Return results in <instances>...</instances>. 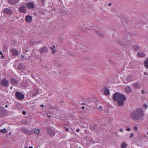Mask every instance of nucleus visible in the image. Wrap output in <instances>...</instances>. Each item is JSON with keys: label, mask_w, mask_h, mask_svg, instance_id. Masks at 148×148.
<instances>
[{"label": "nucleus", "mask_w": 148, "mask_h": 148, "mask_svg": "<svg viewBox=\"0 0 148 148\" xmlns=\"http://www.w3.org/2000/svg\"><path fill=\"white\" fill-rule=\"evenodd\" d=\"M113 97V99L117 101L118 105L120 106L123 105L124 101L126 99V97L124 94L117 92L114 94Z\"/></svg>", "instance_id": "1"}, {"label": "nucleus", "mask_w": 148, "mask_h": 148, "mask_svg": "<svg viewBox=\"0 0 148 148\" xmlns=\"http://www.w3.org/2000/svg\"><path fill=\"white\" fill-rule=\"evenodd\" d=\"M131 116L135 121L141 119L143 116L142 110L140 108L136 109L131 113Z\"/></svg>", "instance_id": "2"}, {"label": "nucleus", "mask_w": 148, "mask_h": 148, "mask_svg": "<svg viewBox=\"0 0 148 148\" xmlns=\"http://www.w3.org/2000/svg\"><path fill=\"white\" fill-rule=\"evenodd\" d=\"M7 113V111L4 108L0 106V117L4 116Z\"/></svg>", "instance_id": "3"}, {"label": "nucleus", "mask_w": 148, "mask_h": 148, "mask_svg": "<svg viewBox=\"0 0 148 148\" xmlns=\"http://www.w3.org/2000/svg\"><path fill=\"white\" fill-rule=\"evenodd\" d=\"M15 96L19 100H22L24 98V95L19 92H16L15 93Z\"/></svg>", "instance_id": "4"}, {"label": "nucleus", "mask_w": 148, "mask_h": 148, "mask_svg": "<svg viewBox=\"0 0 148 148\" xmlns=\"http://www.w3.org/2000/svg\"><path fill=\"white\" fill-rule=\"evenodd\" d=\"M46 129L47 133L50 136H53L55 135V132L50 127H47Z\"/></svg>", "instance_id": "5"}, {"label": "nucleus", "mask_w": 148, "mask_h": 148, "mask_svg": "<svg viewBox=\"0 0 148 148\" xmlns=\"http://www.w3.org/2000/svg\"><path fill=\"white\" fill-rule=\"evenodd\" d=\"M1 84L4 87L8 86L9 84L8 81L5 79H3L1 80Z\"/></svg>", "instance_id": "6"}, {"label": "nucleus", "mask_w": 148, "mask_h": 148, "mask_svg": "<svg viewBox=\"0 0 148 148\" xmlns=\"http://www.w3.org/2000/svg\"><path fill=\"white\" fill-rule=\"evenodd\" d=\"M95 32L97 36L100 38H103L106 36V34L103 32H102L100 31H97V30H96Z\"/></svg>", "instance_id": "7"}, {"label": "nucleus", "mask_w": 148, "mask_h": 148, "mask_svg": "<svg viewBox=\"0 0 148 148\" xmlns=\"http://www.w3.org/2000/svg\"><path fill=\"white\" fill-rule=\"evenodd\" d=\"M19 10L21 12L24 13H26L27 11L26 7L24 5L21 6L19 8Z\"/></svg>", "instance_id": "8"}, {"label": "nucleus", "mask_w": 148, "mask_h": 148, "mask_svg": "<svg viewBox=\"0 0 148 148\" xmlns=\"http://www.w3.org/2000/svg\"><path fill=\"white\" fill-rule=\"evenodd\" d=\"M39 52L40 53H42L44 52H48V48L46 47H43L40 49Z\"/></svg>", "instance_id": "9"}, {"label": "nucleus", "mask_w": 148, "mask_h": 148, "mask_svg": "<svg viewBox=\"0 0 148 148\" xmlns=\"http://www.w3.org/2000/svg\"><path fill=\"white\" fill-rule=\"evenodd\" d=\"M19 0H8V3L11 4H15L19 2Z\"/></svg>", "instance_id": "10"}, {"label": "nucleus", "mask_w": 148, "mask_h": 148, "mask_svg": "<svg viewBox=\"0 0 148 148\" xmlns=\"http://www.w3.org/2000/svg\"><path fill=\"white\" fill-rule=\"evenodd\" d=\"M3 13L8 14H11L12 13V11L8 8H5L3 10Z\"/></svg>", "instance_id": "11"}, {"label": "nucleus", "mask_w": 148, "mask_h": 148, "mask_svg": "<svg viewBox=\"0 0 148 148\" xmlns=\"http://www.w3.org/2000/svg\"><path fill=\"white\" fill-rule=\"evenodd\" d=\"M40 132V130L36 129H34L31 130L32 133L35 134L37 135L39 134Z\"/></svg>", "instance_id": "12"}, {"label": "nucleus", "mask_w": 148, "mask_h": 148, "mask_svg": "<svg viewBox=\"0 0 148 148\" xmlns=\"http://www.w3.org/2000/svg\"><path fill=\"white\" fill-rule=\"evenodd\" d=\"M26 6L29 9L33 8L34 7V4L32 3H29L26 4Z\"/></svg>", "instance_id": "13"}, {"label": "nucleus", "mask_w": 148, "mask_h": 148, "mask_svg": "<svg viewBox=\"0 0 148 148\" xmlns=\"http://www.w3.org/2000/svg\"><path fill=\"white\" fill-rule=\"evenodd\" d=\"M18 70H22L25 69V66L22 63H20L18 66Z\"/></svg>", "instance_id": "14"}, {"label": "nucleus", "mask_w": 148, "mask_h": 148, "mask_svg": "<svg viewBox=\"0 0 148 148\" xmlns=\"http://www.w3.org/2000/svg\"><path fill=\"white\" fill-rule=\"evenodd\" d=\"M11 51L12 54L15 56H16L18 54V52L16 49L12 48L11 49Z\"/></svg>", "instance_id": "15"}, {"label": "nucleus", "mask_w": 148, "mask_h": 148, "mask_svg": "<svg viewBox=\"0 0 148 148\" xmlns=\"http://www.w3.org/2000/svg\"><path fill=\"white\" fill-rule=\"evenodd\" d=\"M32 19V17L29 15H28L26 16L25 18L26 21L28 23L31 22Z\"/></svg>", "instance_id": "16"}, {"label": "nucleus", "mask_w": 148, "mask_h": 148, "mask_svg": "<svg viewBox=\"0 0 148 148\" xmlns=\"http://www.w3.org/2000/svg\"><path fill=\"white\" fill-rule=\"evenodd\" d=\"M10 81L11 83L13 85H16L18 84L17 81L16 79L13 78H11Z\"/></svg>", "instance_id": "17"}, {"label": "nucleus", "mask_w": 148, "mask_h": 148, "mask_svg": "<svg viewBox=\"0 0 148 148\" xmlns=\"http://www.w3.org/2000/svg\"><path fill=\"white\" fill-rule=\"evenodd\" d=\"M103 93L106 95H108L110 94L109 90L107 88H105L103 90Z\"/></svg>", "instance_id": "18"}, {"label": "nucleus", "mask_w": 148, "mask_h": 148, "mask_svg": "<svg viewBox=\"0 0 148 148\" xmlns=\"http://www.w3.org/2000/svg\"><path fill=\"white\" fill-rule=\"evenodd\" d=\"M134 87L135 89H137L139 88L140 87V85L139 83L136 82L134 84Z\"/></svg>", "instance_id": "19"}, {"label": "nucleus", "mask_w": 148, "mask_h": 148, "mask_svg": "<svg viewBox=\"0 0 148 148\" xmlns=\"http://www.w3.org/2000/svg\"><path fill=\"white\" fill-rule=\"evenodd\" d=\"M125 92L127 93H129L132 91L131 89L129 86H127L125 88Z\"/></svg>", "instance_id": "20"}, {"label": "nucleus", "mask_w": 148, "mask_h": 148, "mask_svg": "<svg viewBox=\"0 0 148 148\" xmlns=\"http://www.w3.org/2000/svg\"><path fill=\"white\" fill-rule=\"evenodd\" d=\"M137 55L140 57H143L145 56L144 53L142 52H138Z\"/></svg>", "instance_id": "21"}, {"label": "nucleus", "mask_w": 148, "mask_h": 148, "mask_svg": "<svg viewBox=\"0 0 148 148\" xmlns=\"http://www.w3.org/2000/svg\"><path fill=\"white\" fill-rule=\"evenodd\" d=\"M34 90L35 92H37L38 93H41L42 92L41 90H39V88L37 87L36 86H34Z\"/></svg>", "instance_id": "22"}, {"label": "nucleus", "mask_w": 148, "mask_h": 148, "mask_svg": "<svg viewBox=\"0 0 148 148\" xmlns=\"http://www.w3.org/2000/svg\"><path fill=\"white\" fill-rule=\"evenodd\" d=\"M144 64L146 67L148 68V58L145 61Z\"/></svg>", "instance_id": "23"}, {"label": "nucleus", "mask_w": 148, "mask_h": 148, "mask_svg": "<svg viewBox=\"0 0 148 148\" xmlns=\"http://www.w3.org/2000/svg\"><path fill=\"white\" fill-rule=\"evenodd\" d=\"M127 146V145L125 143L123 142L121 145V147L122 148H126Z\"/></svg>", "instance_id": "24"}, {"label": "nucleus", "mask_w": 148, "mask_h": 148, "mask_svg": "<svg viewBox=\"0 0 148 148\" xmlns=\"http://www.w3.org/2000/svg\"><path fill=\"white\" fill-rule=\"evenodd\" d=\"M7 132L6 131V130L5 128H4L3 129L1 130H0V133H5Z\"/></svg>", "instance_id": "25"}, {"label": "nucleus", "mask_w": 148, "mask_h": 148, "mask_svg": "<svg viewBox=\"0 0 148 148\" xmlns=\"http://www.w3.org/2000/svg\"><path fill=\"white\" fill-rule=\"evenodd\" d=\"M139 48H140L138 46H136L134 47V50L136 51H137L139 50Z\"/></svg>", "instance_id": "26"}, {"label": "nucleus", "mask_w": 148, "mask_h": 148, "mask_svg": "<svg viewBox=\"0 0 148 148\" xmlns=\"http://www.w3.org/2000/svg\"><path fill=\"white\" fill-rule=\"evenodd\" d=\"M97 125V124L91 127H90V129L92 130H95V127Z\"/></svg>", "instance_id": "27"}, {"label": "nucleus", "mask_w": 148, "mask_h": 148, "mask_svg": "<svg viewBox=\"0 0 148 148\" xmlns=\"http://www.w3.org/2000/svg\"><path fill=\"white\" fill-rule=\"evenodd\" d=\"M21 130L22 131L24 132H27V130L24 128H21Z\"/></svg>", "instance_id": "28"}, {"label": "nucleus", "mask_w": 148, "mask_h": 148, "mask_svg": "<svg viewBox=\"0 0 148 148\" xmlns=\"http://www.w3.org/2000/svg\"><path fill=\"white\" fill-rule=\"evenodd\" d=\"M44 68L46 70H49V67L47 65H46L44 66Z\"/></svg>", "instance_id": "29"}, {"label": "nucleus", "mask_w": 148, "mask_h": 148, "mask_svg": "<svg viewBox=\"0 0 148 148\" xmlns=\"http://www.w3.org/2000/svg\"><path fill=\"white\" fill-rule=\"evenodd\" d=\"M38 94V93L37 92H34L33 93L32 95L33 96H36Z\"/></svg>", "instance_id": "30"}, {"label": "nucleus", "mask_w": 148, "mask_h": 148, "mask_svg": "<svg viewBox=\"0 0 148 148\" xmlns=\"http://www.w3.org/2000/svg\"><path fill=\"white\" fill-rule=\"evenodd\" d=\"M134 129L135 131H137L138 130L137 127L136 126H135L134 127Z\"/></svg>", "instance_id": "31"}, {"label": "nucleus", "mask_w": 148, "mask_h": 148, "mask_svg": "<svg viewBox=\"0 0 148 148\" xmlns=\"http://www.w3.org/2000/svg\"><path fill=\"white\" fill-rule=\"evenodd\" d=\"M45 2V0H41V3L43 5L44 4Z\"/></svg>", "instance_id": "32"}, {"label": "nucleus", "mask_w": 148, "mask_h": 148, "mask_svg": "<svg viewBox=\"0 0 148 148\" xmlns=\"http://www.w3.org/2000/svg\"><path fill=\"white\" fill-rule=\"evenodd\" d=\"M55 47L54 45H53L52 46V47H50V48L52 50H53L54 49H55Z\"/></svg>", "instance_id": "33"}, {"label": "nucleus", "mask_w": 148, "mask_h": 148, "mask_svg": "<svg viewBox=\"0 0 148 148\" xmlns=\"http://www.w3.org/2000/svg\"><path fill=\"white\" fill-rule=\"evenodd\" d=\"M57 51L56 50H53V51H52V53L53 54H54Z\"/></svg>", "instance_id": "34"}, {"label": "nucleus", "mask_w": 148, "mask_h": 148, "mask_svg": "<svg viewBox=\"0 0 148 148\" xmlns=\"http://www.w3.org/2000/svg\"><path fill=\"white\" fill-rule=\"evenodd\" d=\"M134 135L133 133H131V134H130V138H132V137H133V136Z\"/></svg>", "instance_id": "35"}, {"label": "nucleus", "mask_w": 148, "mask_h": 148, "mask_svg": "<svg viewBox=\"0 0 148 148\" xmlns=\"http://www.w3.org/2000/svg\"><path fill=\"white\" fill-rule=\"evenodd\" d=\"M99 110L101 111H102V107L101 106H100L99 108Z\"/></svg>", "instance_id": "36"}, {"label": "nucleus", "mask_w": 148, "mask_h": 148, "mask_svg": "<svg viewBox=\"0 0 148 148\" xmlns=\"http://www.w3.org/2000/svg\"><path fill=\"white\" fill-rule=\"evenodd\" d=\"M24 56H23V55L21 54V58L22 59H23L24 58Z\"/></svg>", "instance_id": "37"}, {"label": "nucleus", "mask_w": 148, "mask_h": 148, "mask_svg": "<svg viewBox=\"0 0 148 148\" xmlns=\"http://www.w3.org/2000/svg\"><path fill=\"white\" fill-rule=\"evenodd\" d=\"M141 93L142 94H145V91L144 90H142L141 91Z\"/></svg>", "instance_id": "38"}, {"label": "nucleus", "mask_w": 148, "mask_h": 148, "mask_svg": "<svg viewBox=\"0 0 148 148\" xmlns=\"http://www.w3.org/2000/svg\"><path fill=\"white\" fill-rule=\"evenodd\" d=\"M126 130L128 131H130V129L129 128H127Z\"/></svg>", "instance_id": "39"}, {"label": "nucleus", "mask_w": 148, "mask_h": 148, "mask_svg": "<svg viewBox=\"0 0 148 148\" xmlns=\"http://www.w3.org/2000/svg\"><path fill=\"white\" fill-rule=\"evenodd\" d=\"M22 113L23 115H25L26 114V112L25 111H23L22 112Z\"/></svg>", "instance_id": "40"}, {"label": "nucleus", "mask_w": 148, "mask_h": 148, "mask_svg": "<svg viewBox=\"0 0 148 148\" xmlns=\"http://www.w3.org/2000/svg\"><path fill=\"white\" fill-rule=\"evenodd\" d=\"M143 107L144 108H147V105L145 104L143 106Z\"/></svg>", "instance_id": "41"}, {"label": "nucleus", "mask_w": 148, "mask_h": 148, "mask_svg": "<svg viewBox=\"0 0 148 148\" xmlns=\"http://www.w3.org/2000/svg\"><path fill=\"white\" fill-rule=\"evenodd\" d=\"M69 130V129L67 127H66L65 128V130L66 131H68Z\"/></svg>", "instance_id": "42"}, {"label": "nucleus", "mask_w": 148, "mask_h": 148, "mask_svg": "<svg viewBox=\"0 0 148 148\" xmlns=\"http://www.w3.org/2000/svg\"><path fill=\"white\" fill-rule=\"evenodd\" d=\"M119 130L121 132H123V129H120Z\"/></svg>", "instance_id": "43"}, {"label": "nucleus", "mask_w": 148, "mask_h": 148, "mask_svg": "<svg viewBox=\"0 0 148 148\" xmlns=\"http://www.w3.org/2000/svg\"><path fill=\"white\" fill-rule=\"evenodd\" d=\"M79 129H78L76 130V131L77 132H79Z\"/></svg>", "instance_id": "44"}, {"label": "nucleus", "mask_w": 148, "mask_h": 148, "mask_svg": "<svg viewBox=\"0 0 148 148\" xmlns=\"http://www.w3.org/2000/svg\"><path fill=\"white\" fill-rule=\"evenodd\" d=\"M0 54L1 55L3 54L2 52L1 51H0Z\"/></svg>", "instance_id": "45"}, {"label": "nucleus", "mask_w": 148, "mask_h": 148, "mask_svg": "<svg viewBox=\"0 0 148 148\" xmlns=\"http://www.w3.org/2000/svg\"><path fill=\"white\" fill-rule=\"evenodd\" d=\"M144 74L145 75H147V73L146 72H144Z\"/></svg>", "instance_id": "46"}, {"label": "nucleus", "mask_w": 148, "mask_h": 148, "mask_svg": "<svg viewBox=\"0 0 148 148\" xmlns=\"http://www.w3.org/2000/svg\"><path fill=\"white\" fill-rule=\"evenodd\" d=\"M1 57L2 58H4V57L3 56V54L2 55V56H1Z\"/></svg>", "instance_id": "47"}, {"label": "nucleus", "mask_w": 148, "mask_h": 148, "mask_svg": "<svg viewBox=\"0 0 148 148\" xmlns=\"http://www.w3.org/2000/svg\"><path fill=\"white\" fill-rule=\"evenodd\" d=\"M111 4V3H110L108 4V6H110Z\"/></svg>", "instance_id": "48"}, {"label": "nucleus", "mask_w": 148, "mask_h": 148, "mask_svg": "<svg viewBox=\"0 0 148 148\" xmlns=\"http://www.w3.org/2000/svg\"><path fill=\"white\" fill-rule=\"evenodd\" d=\"M5 108H8V106L7 105H5Z\"/></svg>", "instance_id": "49"}, {"label": "nucleus", "mask_w": 148, "mask_h": 148, "mask_svg": "<svg viewBox=\"0 0 148 148\" xmlns=\"http://www.w3.org/2000/svg\"><path fill=\"white\" fill-rule=\"evenodd\" d=\"M82 108L83 109H84V106H82Z\"/></svg>", "instance_id": "50"}, {"label": "nucleus", "mask_w": 148, "mask_h": 148, "mask_svg": "<svg viewBox=\"0 0 148 148\" xmlns=\"http://www.w3.org/2000/svg\"><path fill=\"white\" fill-rule=\"evenodd\" d=\"M29 148H33V147L32 146H30Z\"/></svg>", "instance_id": "51"}, {"label": "nucleus", "mask_w": 148, "mask_h": 148, "mask_svg": "<svg viewBox=\"0 0 148 148\" xmlns=\"http://www.w3.org/2000/svg\"><path fill=\"white\" fill-rule=\"evenodd\" d=\"M12 86H11V87H10V89H12Z\"/></svg>", "instance_id": "52"}, {"label": "nucleus", "mask_w": 148, "mask_h": 148, "mask_svg": "<svg viewBox=\"0 0 148 148\" xmlns=\"http://www.w3.org/2000/svg\"><path fill=\"white\" fill-rule=\"evenodd\" d=\"M45 13L44 12H42V14H44Z\"/></svg>", "instance_id": "53"}, {"label": "nucleus", "mask_w": 148, "mask_h": 148, "mask_svg": "<svg viewBox=\"0 0 148 148\" xmlns=\"http://www.w3.org/2000/svg\"><path fill=\"white\" fill-rule=\"evenodd\" d=\"M43 105H41V107H43Z\"/></svg>", "instance_id": "54"}, {"label": "nucleus", "mask_w": 148, "mask_h": 148, "mask_svg": "<svg viewBox=\"0 0 148 148\" xmlns=\"http://www.w3.org/2000/svg\"><path fill=\"white\" fill-rule=\"evenodd\" d=\"M72 145H71V147H72Z\"/></svg>", "instance_id": "55"}, {"label": "nucleus", "mask_w": 148, "mask_h": 148, "mask_svg": "<svg viewBox=\"0 0 148 148\" xmlns=\"http://www.w3.org/2000/svg\"><path fill=\"white\" fill-rule=\"evenodd\" d=\"M128 79H129V77H128L127 78V80H128Z\"/></svg>", "instance_id": "56"}, {"label": "nucleus", "mask_w": 148, "mask_h": 148, "mask_svg": "<svg viewBox=\"0 0 148 148\" xmlns=\"http://www.w3.org/2000/svg\"><path fill=\"white\" fill-rule=\"evenodd\" d=\"M91 101H90H90H89V102H91Z\"/></svg>", "instance_id": "57"}, {"label": "nucleus", "mask_w": 148, "mask_h": 148, "mask_svg": "<svg viewBox=\"0 0 148 148\" xmlns=\"http://www.w3.org/2000/svg\"><path fill=\"white\" fill-rule=\"evenodd\" d=\"M79 148H81V147H79Z\"/></svg>", "instance_id": "58"}, {"label": "nucleus", "mask_w": 148, "mask_h": 148, "mask_svg": "<svg viewBox=\"0 0 148 148\" xmlns=\"http://www.w3.org/2000/svg\"><path fill=\"white\" fill-rule=\"evenodd\" d=\"M147 135H148V132H147Z\"/></svg>", "instance_id": "59"}]
</instances>
